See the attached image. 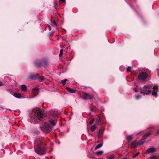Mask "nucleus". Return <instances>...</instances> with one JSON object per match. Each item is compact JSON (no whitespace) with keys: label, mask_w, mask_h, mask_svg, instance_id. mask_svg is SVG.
Returning <instances> with one entry per match:
<instances>
[{"label":"nucleus","mask_w":159,"mask_h":159,"mask_svg":"<svg viewBox=\"0 0 159 159\" xmlns=\"http://www.w3.org/2000/svg\"><path fill=\"white\" fill-rule=\"evenodd\" d=\"M131 69V68L130 66L128 67L127 69V71L128 72L130 71Z\"/></svg>","instance_id":"30"},{"label":"nucleus","mask_w":159,"mask_h":159,"mask_svg":"<svg viewBox=\"0 0 159 159\" xmlns=\"http://www.w3.org/2000/svg\"><path fill=\"white\" fill-rule=\"evenodd\" d=\"M21 90L24 91H27V87L25 85H22L21 86Z\"/></svg>","instance_id":"15"},{"label":"nucleus","mask_w":159,"mask_h":159,"mask_svg":"<svg viewBox=\"0 0 159 159\" xmlns=\"http://www.w3.org/2000/svg\"><path fill=\"white\" fill-rule=\"evenodd\" d=\"M136 97L137 99H138L141 97V95H137L136 96Z\"/></svg>","instance_id":"33"},{"label":"nucleus","mask_w":159,"mask_h":159,"mask_svg":"<svg viewBox=\"0 0 159 159\" xmlns=\"http://www.w3.org/2000/svg\"><path fill=\"white\" fill-rule=\"evenodd\" d=\"M35 65L37 67H40L41 65H43L44 67H45L47 65V61L45 60H41L39 63H36Z\"/></svg>","instance_id":"7"},{"label":"nucleus","mask_w":159,"mask_h":159,"mask_svg":"<svg viewBox=\"0 0 159 159\" xmlns=\"http://www.w3.org/2000/svg\"><path fill=\"white\" fill-rule=\"evenodd\" d=\"M94 120L93 119L89 121V124L90 125H92L93 123V122H94Z\"/></svg>","instance_id":"29"},{"label":"nucleus","mask_w":159,"mask_h":159,"mask_svg":"<svg viewBox=\"0 0 159 159\" xmlns=\"http://www.w3.org/2000/svg\"><path fill=\"white\" fill-rule=\"evenodd\" d=\"M45 117V114L42 111L39 109H34L32 113L31 118L36 123L38 122V120H39L41 119H44Z\"/></svg>","instance_id":"2"},{"label":"nucleus","mask_w":159,"mask_h":159,"mask_svg":"<svg viewBox=\"0 0 159 159\" xmlns=\"http://www.w3.org/2000/svg\"><path fill=\"white\" fill-rule=\"evenodd\" d=\"M66 89L69 92L71 93H74L76 92V90L71 89L69 87H66Z\"/></svg>","instance_id":"11"},{"label":"nucleus","mask_w":159,"mask_h":159,"mask_svg":"<svg viewBox=\"0 0 159 159\" xmlns=\"http://www.w3.org/2000/svg\"><path fill=\"white\" fill-rule=\"evenodd\" d=\"M51 25L52 26H55L56 25V23L55 22H52Z\"/></svg>","instance_id":"34"},{"label":"nucleus","mask_w":159,"mask_h":159,"mask_svg":"<svg viewBox=\"0 0 159 159\" xmlns=\"http://www.w3.org/2000/svg\"><path fill=\"white\" fill-rule=\"evenodd\" d=\"M102 129H100L97 132V134L99 137L101 136L102 134Z\"/></svg>","instance_id":"17"},{"label":"nucleus","mask_w":159,"mask_h":159,"mask_svg":"<svg viewBox=\"0 0 159 159\" xmlns=\"http://www.w3.org/2000/svg\"><path fill=\"white\" fill-rule=\"evenodd\" d=\"M67 81V79H65L63 80H61V82L62 83L63 85H64L66 84V82Z\"/></svg>","instance_id":"26"},{"label":"nucleus","mask_w":159,"mask_h":159,"mask_svg":"<svg viewBox=\"0 0 159 159\" xmlns=\"http://www.w3.org/2000/svg\"><path fill=\"white\" fill-rule=\"evenodd\" d=\"M148 77V75L146 72H142L139 75L138 78L141 80H144Z\"/></svg>","instance_id":"6"},{"label":"nucleus","mask_w":159,"mask_h":159,"mask_svg":"<svg viewBox=\"0 0 159 159\" xmlns=\"http://www.w3.org/2000/svg\"><path fill=\"white\" fill-rule=\"evenodd\" d=\"M40 127L41 130L46 134L49 133L52 130V126L50 124L45 122L42 123Z\"/></svg>","instance_id":"3"},{"label":"nucleus","mask_w":159,"mask_h":159,"mask_svg":"<svg viewBox=\"0 0 159 159\" xmlns=\"http://www.w3.org/2000/svg\"><path fill=\"white\" fill-rule=\"evenodd\" d=\"M97 126L96 125H93L90 128V130L91 131H94L96 129Z\"/></svg>","instance_id":"19"},{"label":"nucleus","mask_w":159,"mask_h":159,"mask_svg":"<svg viewBox=\"0 0 159 159\" xmlns=\"http://www.w3.org/2000/svg\"><path fill=\"white\" fill-rule=\"evenodd\" d=\"M62 3L64 2H65V0H60Z\"/></svg>","instance_id":"36"},{"label":"nucleus","mask_w":159,"mask_h":159,"mask_svg":"<svg viewBox=\"0 0 159 159\" xmlns=\"http://www.w3.org/2000/svg\"><path fill=\"white\" fill-rule=\"evenodd\" d=\"M144 143V142H143V141H141L140 142L139 145H142Z\"/></svg>","instance_id":"35"},{"label":"nucleus","mask_w":159,"mask_h":159,"mask_svg":"<svg viewBox=\"0 0 159 159\" xmlns=\"http://www.w3.org/2000/svg\"><path fill=\"white\" fill-rule=\"evenodd\" d=\"M139 154V152H138V153H137L136 154H135V155H134L133 156V158H135V157H136Z\"/></svg>","instance_id":"31"},{"label":"nucleus","mask_w":159,"mask_h":159,"mask_svg":"<svg viewBox=\"0 0 159 159\" xmlns=\"http://www.w3.org/2000/svg\"><path fill=\"white\" fill-rule=\"evenodd\" d=\"M36 78V76H34V75H33V76H32L30 77V78L32 80H34Z\"/></svg>","instance_id":"28"},{"label":"nucleus","mask_w":159,"mask_h":159,"mask_svg":"<svg viewBox=\"0 0 159 159\" xmlns=\"http://www.w3.org/2000/svg\"><path fill=\"white\" fill-rule=\"evenodd\" d=\"M155 151V149L154 148H150L147 149V152L148 153H150Z\"/></svg>","instance_id":"12"},{"label":"nucleus","mask_w":159,"mask_h":159,"mask_svg":"<svg viewBox=\"0 0 159 159\" xmlns=\"http://www.w3.org/2000/svg\"><path fill=\"white\" fill-rule=\"evenodd\" d=\"M150 158L151 159H157V157L156 156H152Z\"/></svg>","instance_id":"32"},{"label":"nucleus","mask_w":159,"mask_h":159,"mask_svg":"<svg viewBox=\"0 0 159 159\" xmlns=\"http://www.w3.org/2000/svg\"><path fill=\"white\" fill-rule=\"evenodd\" d=\"M51 116L54 118L58 117L59 113L56 110H51L50 111Z\"/></svg>","instance_id":"5"},{"label":"nucleus","mask_w":159,"mask_h":159,"mask_svg":"<svg viewBox=\"0 0 159 159\" xmlns=\"http://www.w3.org/2000/svg\"><path fill=\"white\" fill-rule=\"evenodd\" d=\"M156 134H159V130L157 131Z\"/></svg>","instance_id":"38"},{"label":"nucleus","mask_w":159,"mask_h":159,"mask_svg":"<svg viewBox=\"0 0 159 159\" xmlns=\"http://www.w3.org/2000/svg\"><path fill=\"white\" fill-rule=\"evenodd\" d=\"M39 89L38 88H35L33 89L32 92L33 94L36 96L38 94Z\"/></svg>","instance_id":"10"},{"label":"nucleus","mask_w":159,"mask_h":159,"mask_svg":"<svg viewBox=\"0 0 159 159\" xmlns=\"http://www.w3.org/2000/svg\"><path fill=\"white\" fill-rule=\"evenodd\" d=\"M49 122L50 124L52 125V126H54L57 122V120L55 119H49Z\"/></svg>","instance_id":"9"},{"label":"nucleus","mask_w":159,"mask_h":159,"mask_svg":"<svg viewBox=\"0 0 159 159\" xmlns=\"http://www.w3.org/2000/svg\"><path fill=\"white\" fill-rule=\"evenodd\" d=\"M132 139L133 135H132L128 136L126 138L127 140L129 141H131Z\"/></svg>","instance_id":"20"},{"label":"nucleus","mask_w":159,"mask_h":159,"mask_svg":"<svg viewBox=\"0 0 159 159\" xmlns=\"http://www.w3.org/2000/svg\"><path fill=\"white\" fill-rule=\"evenodd\" d=\"M140 87H139V86H137L136 88L134 89V91L136 92H139V90H140Z\"/></svg>","instance_id":"24"},{"label":"nucleus","mask_w":159,"mask_h":159,"mask_svg":"<svg viewBox=\"0 0 159 159\" xmlns=\"http://www.w3.org/2000/svg\"><path fill=\"white\" fill-rule=\"evenodd\" d=\"M3 84L0 81V86H2V85Z\"/></svg>","instance_id":"37"},{"label":"nucleus","mask_w":159,"mask_h":159,"mask_svg":"<svg viewBox=\"0 0 159 159\" xmlns=\"http://www.w3.org/2000/svg\"><path fill=\"white\" fill-rule=\"evenodd\" d=\"M93 98V96L92 95L88 94V96L87 99H92Z\"/></svg>","instance_id":"27"},{"label":"nucleus","mask_w":159,"mask_h":159,"mask_svg":"<svg viewBox=\"0 0 159 159\" xmlns=\"http://www.w3.org/2000/svg\"><path fill=\"white\" fill-rule=\"evenodd\" d=\"M43 80V79L42 78L41 80V81H42Z\"/></svg>","instance_id":"39"},{"label":"nucleus","mask_w":159,"mask_h":159,"mask_svg":"<svg viewBox=\"0 0 159 159\" xmlns=\"http://www.w3.org/2000/svg\"><path fill=\"white\" fill-rule=\"evenodd\" d=\"M63 50L62 49H61L60 50V53L59 54V56L60 57H61L63 55Z\"/></svg>","instance_id":"25"},{"label":"nucleus","mask_w":159,"mask_h":159,"mask_svg":"<svg viewBox=\"0 0 159 159\" xmlns=\"http://www.w3.org/2000/svg\"><path fill=\"white\" fill-rule=\"evenodd\" d=\"M151 86L149 85H145L143 87V89L140 88V92L141 93H143L146 94H149L151 93L150 90Z\"/></svg>","instance_id":"4"},{"label":"nucleus","mask_w":159,"mask_h":159,"mask_svg":"<svg viewBox=\"0 0 159 159\" xmlns=\"http://www.w3.org/2000/svg\"><path fill=\"white\" fill-rule=\"evenodd\" d=\"M102 143H100L98 144L95 148V149L96 150L97 149L100 148H101V147H102Z\"/></svg>","instance_id":"21"},{"label":"nucleus","mask_w":159,"mask_h":159,"mask_svg":"<svg viewBox=\"0 0 159 159\" xmlns=\"http://www.w3.org/2000/svg\"><path fill=\"white\" fill-rule=\"evenodd\" d=\"M109 159H111V158H109Z\"/></svg>","instance_id":"41"},{"label":"nucleus","mask_w":159,"mask_h":159,"mask_svg":"<svg viewBox=\"0 0 159 159\" xmlns=\"http://www.w3.org/2000/svg\"><path fill=\"white\" fill-rule=\"evenodd\" d=\"M158 91V86H154L153 88V90L152 92V95L157 97V92Z\"/></svg>","instance_id":"8"},{"label":"nucleus","mask_w":159,"mask_h":159,"mask_svg":"<svg viewBox=\"0 0 159 159\" xmlns=\"http://www.w3.org/2000/svg\"><path fill=\"white\" fill-rule=\"evenodd\" d=\"M137 146V144L136 141L132 142L131 144V147L132 148H134L136 147Z\"/></svg>","instance_id":"18"},{"label":"nucleus","mask_w":159,"mask_h":159,"mask_svg":"<svg viewBox=\"0 0 159 159\" xmlns=\"http://www.w3.org/2000/svg\"><path fill=\"white\" fill-rule=\"evenodd\" d=\"M46 144L44 143L41 139H37L35 141L34 148L36 153L40 155H44L47 150Z\"/></svg>","instance_id":"1"},{"label":"nucleus","mask_w":159,"mask_h":159,"mask_svg":"<svg viewBox=\"0 0 159 159\" xmlns=\"http://www.w3.org/2000/svg\"><path fill=\"white\" fill-rule=\"evenodd\" d=\"M151 133H148L145 134L143 137L142 139H146L151 134Z\"/></svg>","instance_id":"13"},{"label":"nucleus","mask_w":159,"mask_h":159,"mask_svg":"<svg viewBox=\"0 0 159 159\" xmlns=\"http://www.w3.org/2000/svg\"><path fill=\"white\" fill-rule=\"evenodd\" d=\"M123 159H127V158H124Z\"/></svg>","instance_id":"40"},{"label":"nucleus","mask_w":159,"mask_h":159,"mask_svg":"<svg viewBox=\"0 0 159 159\" xmlns=\"http://www.w3.org/2000/svg\"><path fill=\"white\" fill-rule=\"evenodd\" d=\"M101 118L100 116H98L97 119V121L98 123L100 124L101 123Z\"/></svg>","instance_id":"23"},{"label":"nucleus","mask_w":159,"mask_h":159,"mask_svg":"<svg viewBox=\"0 0 159 159\" xmlns=\"http://www.w3.org/2000/svg\"><path fill=\"white\" fill-rule=\"evenodd\" d=\"M103 153V152L102 151H99L96 152L95 153L97 155H101Z\"/></svg>","instance_id":"22"},{"label":"nucleus","mask_w":159,"mask_h":159,"mask_svg":"<svg viewBox=\"0 0 159 159\" xmlns=\"http://www.w3.org/2000/svg\"><path fill=\"white\" fill-rule=\"evenodd\" d=\"M88 94L86 93H84L82 96V98L84 100H87Z\"/></svg>","instance_id":"16"},{"label":"nucleus","mask_w":159,"mask_h":159,"mask_svg":"<svg viewBox=\"0 0 159 159\" xmlns=\"http://www.w3.org/2000/svg\"><path fill=\"white\" fill-rule=\"evenodd\" d=\"M13 95L15 97L17 98H21V95L20 94L18 93H15Z\"/></svg>","instance_id":"14"}]
</instances>
